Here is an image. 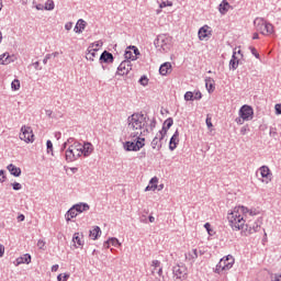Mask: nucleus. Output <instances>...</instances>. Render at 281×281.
Instances as JSON below:
<instances>
[{"instance_id":"nucleus-1","label":"nucleus","mask_w":281,"mask_h":281,"mask_svg":"<svg viewBox=\"0 0 281 281\" xmlns=\"http://www.w3.org/2000/svg\"><path fill=\"white\" fill-rule=\"evenodd\" d=\"M258 212L256 210H249L245 206H236L231 213H228L227 218L229 226L235 232H240L247 223V216H256Z\"/></svg>"},{"instance_id":"nucleus-2","label":"nucleus","mask_w":281,"mask_h":281,"mask_svg":"<svg viewBox=\"0 0 281 281\" xmlns=\"http://www.w3.org/2000/svg\"><path fill=\"white\" fill-rule=\"evenodd\" d=\"M127 128L131 132L130 137H142L148 135V121L143 113H134L127 117Z\"/></svg>"},{"instance_id":"nucleus-3","label":"nucleus","mask_w":281,"mask_h":281,"mask_svg":"<svg viewBox=\"0 0 281 281\" xmlns=\"http://www.w3.org/2000/svg\"><path fill=\"white\" fill-rule=\"evenodd\" d=\"M154 45L157 49L170 52V47H172V36L168 34H160L154 41Z\"/></svg>"},{"instance_id":"nucleus-4","label":"nucleus","mask_w":281,"mask_h":281,"mask_svg":"<svg viewBox=\"0 0 281 281\" xmlns=\"http://www.w3.org/2000/svg\"><path fill=\"white\" fill-rule=\"evenodd\" d=\"M254 25L257 32L263 34V36H270V34H273V24L265 21L262 18L255 19Z\"/></svg>"},{"instance_id":"nucleus-5","label":"nucleus","mask_w":281,"mask_h":281,"mask_svg":"<svg viewBox=\"0 0 281 281\" xmlns=\"http://www.w3.org/2000/svg\"><path fill=\"white\" fill-rule=\"evenodd\" d=\"M136 142H125L123 144V148L124 150H126L127 153L134 151L137 153V150H142V148H144L146 146V138L142 137V136H136Z\"/></svg>"},{"instance_id":"nucleus-6","label":"nucleus","mask_w":281,"mask_h":281,"mask_svg":"<svg viewBox=\"0 0 281 281\" xmlns=\"http://www.w3.org/2000/svg\"><path fill=\"white\" fill-rule=\"evenodd\" d=\"M72 148L79 150L80 155H83V157H90L93 153V144L89 142H86L83 144L75 142V146Z\"/></svg>"},{"instance_id":"nucleus-7","label":"nucleus","mask_w":281,"mask_h":281,"mask_svg":"<svg viewBox=\"0 0 281 281\" xmlns=\"http://www.w3.org/2000/svg\"><path fill=\"white\" fill-rule=\"evenodd\" d=\"M76 146V143H74L72 145H70L65 154L66 157V161L71 162V161H76L77 159H80L81 154L80 150H78L77 148H74Z\"/></svg>"},{"instance_id":"nucleus-8","label":"nucleus","mask_w":281,"mask_h":281,"mask_svg":"<svg viewBox=\"0 0 281 281\" xmlns=\"http://www.w3.org/2000/svg\"><path fill=\"white\" fill-rule=\"evenodd\" d=\"M20 139L26 144H32V142H34V133L32 132V127L23 125L21 127Z\"/></svg>"},{"instance_id":"nucleus-9","label":"nucleus","mask_w":281,"mask_h":281,"mask_svg":"<svg viewBox=\"0 0 281 281\" xmlns=\"http://www.w3.org/2000/svg\"><path fill=\"white\" fill-rule=\"evenodd\" d=\"M260 225H262V220H258L257 222L251 224H246V228L241 229V234L244 236H251V234H256V232H260Z\"/></svg>"},{"instance_id":"nucleus-10","label":"nucleus","mask_w":281,"mask_h":281,"mask_svg":"<svg viewBox=\"0 0 281 281\" xmlns=\"http://www.w3.org/2000/svg\"><path fill=\"white\" fill-rule=\"evenodd\" d=\"M239 116H241L243 120H246V122L254 120V108L247 104L243 105L239 109Z\"/></svg>"},{"instance_id":"nucleus-11","label":"nucleus","mask_w":281,"mask_h":281,"mask_svg":"<svg viewBox=\"0 0 281 281\" xmlns=\"http://www.w3.org/2000/svg\"><path fill=\"white\" fill-rule=\"evenodd\" d=\"M166 137V130L159 131L155 138L151 140V148L154 150H161V140Z\"/></svg>"},{"instance_id":"nucleus-12","label":"nucleus","mask_w":281,"mask_h":281,"mask_svg":"<svg viewBox=\"0 0 281 281\" xmlns=\"http://www.w3.org/2000/svg\"><path fill=\"white\" fill-rule=\"evenodd\" d=\"M133 69V65L131 64V60H123L120 66L117 67L116 74L119 76H126L128 72Z\"/></svg>"},{"instance_id":"nucleus-13","label":"nucleus","mask_w":281,"mask_h":281,"mask_svg":"<svg viewBox=\"0 0 281 281\" xmlns=\"http://www.w3.org/2000/svg\"><path fill=\"white\" fill-rule=\"evenodd\" d=\"M220 267H222V271H229V269L234 267V257L232 255H227L225 258L221 259Z\"/></svg>"},{"instance_id":"nucleus-14","label":"nucleus","mask_w":281,"mask_h":281,"mask_svg":"<svg viewBox=\"0 0 281 281\" xmlns=\"http://www.w3.org/2000/svg\"><path fill=\"white\" fill-rule=\"evenodd\" d=\"M175 278L178 280H183L188 276V269L183 265H177L172 269Z\"/></svg>"},{"instance_id":"nucleus-15","label":"nucleus","mask_w":281,"mask_h":281,"mask_svg":"<svg viewBox=\"0 0 281 281\" xmlns=\"http://www.w3.org/2000/svg\"><path fill=\"white\" fill-rule=\"evenodd\" d=\"M151 273H153V276H155V273H157V276H159V278H161V276H164V268L161 267V261H159V260L151 261Z\"/></svg>"},{"instance_id":"nucleus-16","label":"nucleus","mask_w":281,"mask_h":281,"mask_svg":"<svg viewBox=\"0 0 281 281\" xmlns=\"http://www.w3.org/2000/svg\"><path fill=\"white\" fill-rule=\"evenodd\" d=\"M101 65L102 63H105L106 65H110L111 63H113V60H115V57H113V54L108 52V50H104L100 58H99Z\"/></svg>"},{"instance_id":"nucleus-17","label":"nucleus","mask_w":281,"mask_h":281,"mask_svg":"<svg viewBox=\"0 0 281 281\" xmlns=\"http://www.w3.org/2000/svg\"><path fill=\"white\" fill-rule=\"evenodd\" d=\"M160 76H168V74H172V64L169 61L164 63L159 68Z\"/></svg>"},{"instance_id":"nucleus-18","label":"nucleus","mask_w":281,"mask_h":281,"mask_svg":"<svg viewBox=\"0 0 281 281\" xmlns=\"http://www.w3.org/2000/svg\"><path fill=\"white\" fill-rule=\"evenodd\" d=\"M179 145V130L175 132L169 142V150H175Z\"/></svg>"},{"instance_id":"nucleus-19","label":"nucleus","mask_w":281,"mask_h":281,"mask_svg":"<svg viewBox=\"0 0 281 281\" xmlns=\"http://www.w3.org/2000/svg\"><path fill=\"white\" fill-rule=\"evenodd\" d=\"M120 247L122 244L120 243V240L115 237H111L109 238L104 244L103 247H105V249H109V247Z\"/></svg>"},{"instance_id":"nucleus-20","label":"nucleus","mask_w":281,"mask_h":281,"mask_svg":"<svg viewBox=\"0 0 281 281\" xmlns=\"http://www.w3.org/2000/svg\"><path fill=\"white\" fill-rule=\"evenodd\" d=\"M72 206H75V210L77 211L78 214H82V212H89V210H90L89 204L82 203V202L75 204Z\"/></svg>"},{"instance_id":"nucleus-21","label":"nucleus","mask_w":281,"mask_h":281,"mask_svg":"<svg viewBox=\"0 0 281 281\" xmlns=\"http://www.w3.org/2000/svg\"><path fill=\"white\" fill-rule=\"evenodd\" d=\"M76 216H78V211L75 209V206L70 207L65 214L67 223H69L71 218H76Z\"/></svg>"},{"instance_id":"nucleus-22","label":"nucleus","mask_w":281,"mask_h":281,"mask_svg":"<svg viewBox=\"0 0 281 281\" xmlns=\"http://www.w3.org/2000/svg\"><path fill=\"white\" fill-rule=\"evenodd\" d=\"M7 169L13 177H21V168L14 166L13 164H10Z\"/></svg>"},{"instance_id":"nucleus-23","label":"nucleus","mask_w":281,"mask_h":281,"mask_svg":"<svg viewBox=\"0 0 281 281\" xmlns=\"http://www.w3.org/2000/svg\"><path fill=\"white\" fill-rule=\"evenodd\" d=\"M186 258H187V260H189V262H194V260H196V258H199V250L198 249L190 250L186 255Z\"/></svg>"},{"instance_id":"nucleus-24","label":"nucleus","mask_w":281,"mask_h":281,"mask_svg":"<svg viewBox=\"0 0 281 281\" xmlns=\"http://www.w3.org/2000/svg\"><path fill=\"white\" fill-rule=\"evenodd\" d=\"M175 124V121L172 120V117L167 119L164 124H162V128L160 131H165V135L168 134V130H170V127Z\"/></svg>"},{"instance_id":"nucleus-25","label":"nucleus","mask_w":281,"mask_h":281,"mask_svg":"<svg viewBox=\"0 0 281 281\" xmlns=\"http://www.w3.org/2000/svg\"><path fill=\"white\" fill-rule=\"evenodd\" d=\"M259 172L262 179H269L271 177V170L267 166L260 167Z\"/></svg>"},{"instance_id":"nucleus-26","label":"nucleus","mask_w":281,"mask_h":281,"mask_svg":"<svg viewBox=\"0 0 281 281\" xmlns=\"http://www.w3.org/2000/svg\"><path fill=\"white\" fill-rule=\"evenodd\" d=\"M100 234H102L100 226H94V228L90 231L89 236L90 238H92V240H98V237L100 236Z\"/></svg>"},{"instance_id":"nucleus-27","label":"nucleus","mask_w":281,"mask_h":281,"mask_svg":"<svg viewBox=\"0 0 281 281\" xmlns=\"http://www.w3.org/2000/svg\"><path fill=\"white\" fill-rule=\"evenodd\" d=\"M97 52H98V48H91V47H89V48H88V53H87V55H86L87 60L93 61L94 58H95V56H98Z\"/></svg>"},{"instance_id":"nucleus-28","label":"nucleus","mask_w":281,"mask_h":281,"mask_svg":"<svg viewBox=\"0 0 281 281\" xmlns=\"http://www.w3.org/2000/svg\"><path fill=\"white\" fill-rule=\"evenodd\" d=\"M199 38L200 41H204V38H207V25L205 26H202L200 30H199Z\"/></svg>"},{"instance_id":"nucleus-29","label":"nucleus","mask_w":281,"mask_h":281,"mask_svg":"<svg viewBox=\"0 0 281 281\" xmlns=\"http://www.w3.org/2000/svg\"><path fill=\"white\" fill-rule=\"evenodd\" d=\"M229 10V2H227L226 0H224L221 4H220V12L221 14H226V12Z\"/></svg>"},{"instance_id":"nucleus-30","label":"nucleus","mask_w":281,"mask_h":281,"mask_svg":"<svg viewBox=\"0 0 281 281\" xmlns=\"http://www.w3.org/2000/svg\"><path fill=\"white\" fill-rule=\"evenodd\" d=\"M0 65H10V54L4 53L0 55Z\"/></svg>"},{"instance_id":"nucleus-31","label":"nucleus","mask_w":281,"mask_h":281,"mask_svg":"<svg viewBox=\"0 0 281 281\" xmlns=\"http://www.w3.org/2000/svg\"><path fill=\"white\" fill-rule=\"evenodd\" d=\"M72 243H75V245H78V247H82V239H80V233L74 234Z\"/></svg>"},{"instance_id":"nucleus-32","label":"nucleus","mask_w":281,"mask_h":281,"mask_svg":"<svg viewBox=\"0 0 281 281\" xmlns=\"http://www.w3.org/2000/svg\"><path fill=\"white\" fill-rule=\"evenodd\" d=\"M205 87L207 91H214V79L212 78L205 79Z\"/></svg>"},{"instance_id":"nucleus-33","label":"nucleus","mask_w":281,"mask_h":281,"mask_svg":"<svg viewBox=\"0 0 281 281\" xmlns=\"http://www.w3.org/2000/svg\"><path fill=\"white\" fill-rule=\"evenodd\" d=\"M124 56L125 60H137V57L133 54L132 50L126 49Z\"/></svg>"},{"instance_id":"nucleus-34","label":"nucleus","mask_w":281,"mask_h":281,"mask_svg":"<svg viewBox=\"0 0 281 281\" xmlns=\"http://www.w3.org/2000/svg\"><path fill=\"white\" fill-rule=\"evenodd\" d=\"M76 25L79 27L78 32H85V27H87V22L82 19H79Z\"/></svg>"},{"instance_id":"nucleus-35","label":"nucleus","mask_w":281,"mask_h":281,"mask_svg":"<svg viewBox=\"0 0 281 281\" xmlns=\"http://www.w3.org/2000/svg\"><path fill=\"white\" fill-rule=\"evenodd\" d=\"M11 89H13V91H19V89H21V81H19V79H14L11 82Z\"/></svg>"},{"instance_id":"nucleus-36","label":"nucleus","mask_w":281,"mask_h":281,"mask_svg":"<svg viewBox=\"0 0 281 281\" xmlns=\"http://www.w3.org/2000/svg\"><path fill=\"white\" fill-rule=\"evenodd\" d=\"M21 262H24L26 265H30L32 262V256L30 255H24V257L20 258L19 260V265H21Z\"/></svg>"},{"instance_id":"nucleus-37","label":"nucleus","mask_w":281,"mask_h":281,"mask_svg":"<svg viewBox=\"0 0 281 281\" xmlns=\"http://www.w3.org/2000/svg\"><path fill=\"white\" fill-rule=\"evenodd\" d=\"M239 60L231 59L229 61V69H233V71H236L238 69Z\"/></svg>"},{"instance_id":"nucleus-38","label":"nucleus","mask_w":281,"mask_h":281,"mask_svg":"<svg viewBox=\"0 0 281 281\" xmlns=\"http://www.w3.org/2000/svg\"><path fill=\"white\" fill-rule=\"evenodd\" d=\"M184 100H186L187 102H192V101H194V93H193L192 91L186 92V94H184Z\"/></svg>"},{"instance_id":"nucleus-39","label":"nucleus","mask_w":281,"mask_h":281,"mask_svg":"<svg viewBox=\"0 0 281 281\" xmlns=\"http://www.w3.org/2000/svg\"><path fill=\"white\" fill-rule=\"evenodd\" d=\"M54 8H55L54 0H47L45 2L44 10H54Z\"/></svg>"},{"instance_id":"nucleus-40","label":"nucleus","mask_w":281,"mask_h":281,"mask_svg":"<svg viewBox=\"0 0 281 281\" xmlns=\"http://www.w3.org/2000/svg\"><path fill=\"white\" fill-rule=\"evenodd\" d=\"M138 82H139V85H142L143 87H147V85H148V77L142 76Z\"/></svg>"},{"instance_id":"nucleus-41","label":"nucleus","mask_w":281,"mask_h":281,"mask_svg":"<svg viewBox=\"0 0 281 281\" xmlns=\"http://www.w3.org/2000/svg\"><path fill=\"white\" fill-rule=\"evenodd\" d=\"M47 153H54V144L52 140L46 142Z\"/></svg>"},{"instance_id":"nucleus-42","label":"nucleus","mask_w":281,"mask_h":281,"mask_svg":"<svg viewBox=\"0 0 281 281\" xmlns=\"http://www.w3.org/2000/svg\"><path fill=\"white\" fill-rule=\"evenodd\" d=\"M249 49H250V52H251V54H252L254 57L260 58V54L258 53V50L256 49V47L250 46Z\"/></svg>"},{"instance_id":"nucleus-43","label":"nucleus","mask_w":281,"mask_h":281,"mask_svg":"<svg viewBox=\"0 0 281 281\" xmlns=\"http://www.w3.org/2000/svg\"><path fill=\"white\" fill-rule=\"evenodd\" d=\"M37 247H38V249H42V251H45V240L40 239L37 241Z\"/></svg>"},{"instance_id":"nucleus-44","label":"nucleus","mask_w":281,"mask_h":281,"mask_svg":"<svg viewBox=\"0 0 281 281\" xmlns=\"http://www.w3.org/2000/svg\"><path fill=\"white\" fill-rule=\"evenodd\" d=\"M57 280L58 281H67V280H69V274H58L57 276Z\"/></svg>"},{"instance_id":"nucleus-45","label":"nucleus","mask_w":281,"mask_h":281,"mask_svg":"<svg viewBox=\"0 0 281 281\" xmlns=\"http://www.w3.org/2000/svg\"><path fill=\"white\" fill-rule=\"evenodd\" d=\"M127 49H133L132 54L137 58L139 56V49H137L135 46H130Z\"/></svg>"},{"instance_id":"nucleus-46","label":"nucleus","mask_w":281,"mask_h":281,"mask_svg":"<svg viewBox=\"0 0 281 281\" xmlns=\"http://www.w3.org/2000/svg\"><path fill=\"white\" fill-rule=\"evenodd\" d=\"M157 189V184H148L145 188V192H150V190L155 191Z\"/></svg>"},{"instance_id":"nucleus-47","label":"nucleus","mask_w":281,"mask_h":281,"mask_svg":"<svg viewBox=\"0 0 281 281\" xmlns=\"http://www.w3.org/2000/svg\"><path fill=\"white\" fill-rule=\"evenodd\" d=\"M157 183H159V178L158 177H154L149 181V186H157Z\"/></svg>"},{"instance_id":"nucleus-48","label":"nucleus","mask_w":281,"mask_h":281,"mask_svg":"<svg viewBox=\"0 0 281 281\" xmlns=\"http://www.w3.org/2000/svg\"><path fill=\"white\" fill-rule=\"evenodd\" d=\"M274 110L277 115H281V103H277L274 105Z\"/></svg>"},{"instance_id":"nucleus-49","label":"nucleus","mask_w":281,"mask_h":281,"mask_svg":"<svg viewBox=\"0 0 281 281\" xmlns=\"http://www.w3.org/2000/svg\"><path fill=\"white\" fill-rule=\"evenodd\" d=\"M13 190L18 191V190H21V188H23V186H21V183L19 182H14L11 184Z\"/></svg>"},{"instance_id":"nucleus-50","label":"nucleus","mask_w":281,"mask_h":281,"mask_svg":"<svg viewBox=\"0 0 281 281\" xmlns=\"http://www.w3.org/2000/svg\"><path fill=\"white\" fill-rule=\"evenodd\" d=\"M157 126V121L155 119L151 120L150 124L148 125L149 131H153Z\"/></svg>"},{"instance_id":"nucleus-51","label":"nucleus","mask_w":281,"mask_h":281,"mask_svg":"<svg viewBox=\"0 0 281 281\" xmlns=\"http://www.w3.org/2000/svg\"><path fill=\"white\" fill-rule=\"evenodd\" d=\"M235 122H236L237 124H239V125H243V124H245V122H247V120H245V119H243L241 116H239V117H237V119L235 120Z\"/></svg>"},{"instance_id":"nucleus-52","label":"nucleus","mask_w":281,"mask_h":281,"mask_svg":"<svg viewBox=\"0 0 281 281\" xmlns=\"http://www.w3.org/2000/svg\"><path fill=\"white\" fill-rule=\"evenodd\" d=\"M201 98H203L201 91L195 92V94L193 95V100H201Z\"/></svg>"},{"instance_id":"nucleus-53","label":"nucleus","mask_w":281,"mask_h":281,"mask_svg":"<svg viewBox=\"0 0 281 281\" xmlns=\"http://www.w3.org/2000/svg\"><path fill=\"white\" fill-rule=\"evenodd\" d=\"M249 131V126L245 125L240 128V135H245Z\"/></svg>"},{"instance_id":"nucleus-54","label":"nucleus","mask_w":281,"mask_h":281,"mask_svg":"<svg viewBox=\"0 0 281 281\" xmlns=\"http://www.w3.org/2000/svg\"><path fill=\"white\" fill-rule=\"evenodd\" d=\"M0 181H1V183H3V181H5V171L4 170H0Z\"/></svg>"},{"instance_id":"nucleus-55","label":"nucleus","mask_w":281,"mask_h":281,"mask_svg":"<svg viewBox=\"0 0 281 281\" xmlns=\"http://www.w3.org/2000/svg\"><path fill=\"white\" fill-rule=\"evenodd\" d=\"M71 27H74L72 22H68V23L65 24V30H67V32H69V30H71Z\"/></svg>"},{"instance_id":"nucleus-56","label":"nucleus","mask_w":281,"mask_h":281,"mask_svg":"<svg viewBox=\"0 0 281 281\" xmlns=\"http://www.w3.org/2000/svg\"><path fill=\"white\" fill-rule=\"evenodd\" d=\"M206 126H207V128H212V117H210V116H207L206 117Z\"/></svg>"},{"instance_id":"nucleus-57","label":"nucleus","mask_w":281,"mask_h":281,"mask_svg":"<svg viewBox=\"0 0 281 281\" xmlns=\"http://www.w3.org/2000/svg\"><path fill=\"white\" fill-rule=\"evenodd\" d=\"M3 254H5V247L0 244V258H3Z\"/></svg>"},{"instance_id":"nucleus-58","label":"nucleus","mask_w":281,"mask_h":281,"mask_svg":"<svg viewBox=\"0 0 281 281\" xmlns=\"http://www.w3.org/2000/svg\"><path fill=\"white\" fill-rule=\"evenodd\" d=\"M223 271V267H221V263H217L215 267V273H221Z\"/></svg>"},{"instance_id":"nucleus-59","label":"nucleus","mask_w":281,"mask_h":281,"mask_svg":"<svg viewBox=\"0 0 281 281\" xmlns=\"http://www.w3.org/2000/svg\"><path fill=\"white\" fill-rule=\"evenodd\" d=\"M52 58V54H47L46 56H45V58L43 59V64L44 65H47V60H49Z\"/></svg>"},{"instance_id":"nucleus-60","label":"nucleus","mask_w":281,"mask_h":281,"mask_svg":"<svg viewBox=\"0 0 281 281\" xmlns=\"http://www.w3.org/2000/svg\"><path fill=\"white\" fill-rule=\"evenodd\" d=\"M204 227H205V229H206V232L210 234V235H212V231H211V225H210V223H205L204 224Z\"/></svg>"},{"instance_id":"nucleus-61","label":"nucleus","mask_w":281,"mask_h":281,"mask_svg":"<svg viewBox=\"0 0 281 281\" xmlns=\"http://www.w3.org/2000/svg\"><path fill=\"white\" fill-rule=\"evenodd\" d=\"M93 45H95V47H102L103 43H102V41H98L94 44H92V47H93Z\"/></svg>"},{"instance_id":"nucleus-62","label":"nucleus","mask_w":281,"mask_h":281,"mask_svg":"<svg viewBox=\"0 0 281 281\" xmlns=\"http://www.w3.org/2000/svg\"><path fill=\"white\" fill-rule=\"evenodd\" d=\"M18 221H20V222L25 221V215L20 214V215L18 216Z\"/></svg>"},{"instance_id":"nucleus-63","label":"nucleus","mask_w":281,"mask_h":281,"mask_svg":"<svg viewBox=\"0 0 281 281\" xmlns=\"http://www.w3.org/2000/svg\"><path fill=\"white\" fill-rule=\"evenodd\" d=\"M53 111L52 110H46V115H47V117H52V115H53Z\"/></svg>"},{"instance_id":"nucleus-64","label":"nucleus","mask_w":281,"mask_h":281,"mask_svg":"<svg viewBox=\"0 0 281 281\" xmlns=\"http://www.w3.org/2000/svg\"><path fill=\"white\" fill-rule=\"evenodd\" d=\"M66 143L71 144V145L76 144V142H74V137L68 138Z\"/></svg>"}]
</instances>
